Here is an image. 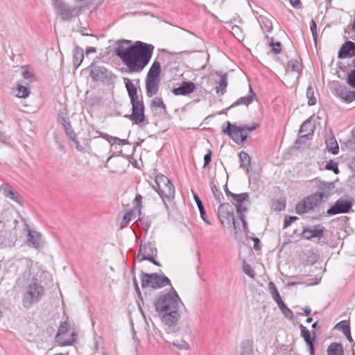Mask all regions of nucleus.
Returning <instances> with one entry per match:
<instances>
[{
	"label": "nucleus",
	"mask_w": 355,
	"mask_h": 355,
	"mask_svg": "<svg viewBox=\"0 0 355 355\" xmlns=\"http://www.w3.org/2000/svg\"><path fill=\"white\" fill-rule=\"evenodd\" d=\"M84 59V53L82 48L76 46L73 52V65L78 69Z\"/></svg>",
	"instance_id": "7c9ffc66"
},
{
	"label": "nucleus",
	"mask_w": 355,
	"mask_h": 355,
	"mask_svg": "<svg viewBox=\"0 0 355 355\" xmlns=\"http://www.w3.org/2000/svg\"><path fill=\"white\" fill-rule=\"evenodd\" d=\"M239 158L241 161L240 168L245 169L246 173H248L250 171L249 167L250 165V158L249 155L244 151H241L239 153Z\"/></svg>",
	"instance_id": "72a5a7b5"
},
{
	"label": "nucleus",
	"mask_w": 355,
	"mask_h": 355,
	"mask_svg": "<svg viewBox=\"0 0 355 355\" xmlns=\"http://www.w3.org/2000/svg\"><path fill=\"white\" fill-rule=\"evenodd\" d=\"M316 191L314 193L322 202H326L330 196L336 193L335 183L315 179Z\"/></svg>",
	"instance_id": "9d476101"
},
{
	"label": "nucleus",
	"mask_w": 355,
	"mask_h": 355,
	"mask_svg": "<svg viewBox=\"0 0 355 355\" xmlns=\"http://www.w3.org/2000/svg\"><path fill=\"white\" fill-rule=\"evenodd\" d=\"M254 248L256 250H259L261 249V243L258 238H254Z\"/></svg>",
	"instance_id": "0e129e2a"
},
{
	"label": "nucleus",
	"mask_w": 355,
	"mask_h": 355,
	"mask_svg": "<svg viewBox=\"0 0 355 355\" xmlns=\"http://www.w3.org/2000/svg\"><path fill=\"white\" fill-rule=\"evenodd\" d=\"M346 145L352 150H355V127L352 130V138L349 139Z\"/></svg>",
	"instance_id": "8fccbe9b"
},
{
	"label": "nucleus",
	"mask_w": 355,
	"mask_h": 355,
	"mask_svg": "<svg viewBox=\"0 0 355 355\" xmlns=\"http://www.w3.org/2000/svg\"><path fill=\"white\" fill-rule=\"evenodd\" d=\"M270 46H272V52H273L275 54H278L282 51V44L280 42H273V39H270Z\"/></svg>",
	"instance_id": "49530a36"
},
{
	"label": "nucleus",
	"mask_w": 355,
	"mask_h": 355,
	"mask_svg": "<svg viewBox=\"0 0 355 355\" xmlns=\"http://www.w3.org/2000/svg\"><path fill=\"white\" fill-rule=\"evenodd\" d=\"M236 355H254L251 342L250 340L242 342L236 349Z\"/></svg>",
	"instance_id": "cd10ccee"
},
{
	"label": "nucleus",
	"mask_w": 355,
	"mask_h": 355,
	"mask_svg": "<svg viewBox=\"0 0 355 355\" xmlns=\"http://www.w3.org/2000/svg\"><path fill=\"white\" fill-rule=\"evenodd\" d=\"M89 69V76L92 80L94 82H104L112 78L113 74L103 66H98L92 64L90 65Z\"/></svg>",
	"instance_id": "4468645a"
},
{
	"label": "nucleus",
	"mask_w": 355,
	"mask_h": 355,
	"mask_svg": "<svg viewBox=\"0 0 355 355\" xmlns=\"http://www.w3.org/2000/svg\"><path fill=\"white\" fill-rule=\"evenodd\" d=\"M227 128L223 130V132L229 135L232 139L236 144H243L248 138L247 133L243 132L241 125L236 126L227 121Z\"/></svg>",
	"instance_id": "ddd939ff"
},
{
	"label": "nucleus",
	"mask_w": 355,
	"mask_h": 355,
	"mask_svg": "<svg viewBox=\"0 0 355 355\" xmlns=\"http://www.w3.org/2000/svg\"><path fill=\"white\" fill-rule=\"evenodd\" d=\"M218 217L224 227H232L235 232L240 229L236 221L234 209L229 203H223L218 207Z\"/></svg>",
	"instance_id": "20e7f679"
},
{
	"label": "nucleus",
	"mask_w": 355,
	"mask_h": 355,
	"mask_svg": "<svg viewBox=\"0 0 355 355\" xmlns=\"http://www.w3.org/2000/svg\"><path fill=\"white\" fill-rule=\"evenodd\" d=\"M150 107L153 109H157L161 108L162 110L163 113L166 112V105L164 103L163 100L162 98L155 97L153 98L150 103Z\"/></svg>",
	"instance_id": "58836bf2"
},
{
	"label": "nucleus",
	"mask_w": 355,
	"mask_h": 355,
	"mask_svg": "<svg viewBox=\"0 0 355 355\" xmlns=\"http://www.w3.org/2000/svg\"><path fill=\"white\" fill-rule=\"evenodd\" d=\"M301 336L309 346L310 354H314L313 338H311L310 331L302 324L300 325Z\"/></svg>",
	"instance_id": "bb28decb"
},
{
	"label": "nucleus",
	"mask_w": 355,
	"mask_h": 355,
	"mask_svg": "<svg viewBox=\"0 0 355 355\" xmlns=\"http://www.w3.org/2000/svg\"><path fill=\"white\" fill-rule=\"evenodd\" d=\"M338 69L342 70L343 71H347V67H352V64H347V65H345L343 62H340L337 64Z\"/></svg>",
	"instance_id": "e2e57ef3"
},
{
	"label": "nucleus",
	"mask_w": 355,
	"mask_h": 355,
	"mask_svg": "<svg viewBox=\"0 0 355 355\" xmlns=\"http://www.w3.org/2000/svg\"><path fill=\"white\" fill-rule=\"evenodd\" d=\"M322 202L315 193L311 194L297 203L295 206L296 213L300 215L303 214L314 209Z\"/></svg>",
	"instance_id": "9b49d317"
},
{
	"label": "nucleus",
	"mask_w": 355,
	"mask_h": 355,
	"mask_svg": "<svg viewBox=\"0 0 355 355\" xmlns=\"http://www.w3.org/2000/svg\"><path fill=\"white\" fill-rule=\"evenodd\" d=\"M210 187L214 194L215 199L218 202H220L221 199L223 198V193L220 191V189L216 187L214 180L210 181Z\"/></svg>",
	"instance_id": "79ce46f5"
},
{
	"label": "nucleus",
	"mask_w": 355,
	"mask_h": 355,
	"mask_svg": "<svg viewBox=\"0 0 355 355\" xmlns=\"http://www.w3.org/2000/svg\"><path fill=\"white\" fill-rule=\"evenodd\" d=\"M255 96V94L253 92L252 88L250 89V94L245 96H243L239 98L233 105L232 106L235 105H248L251 103H252L254 100V97Z\"/></svg>",
	"instance_id": "473e14b6"
},
{
	"label": "nucleus",
	"mask_w": 355,
	"mask_h": 355,
	"mask_svg": "<svg viewBox=\"0 0 355 355\" xmlns=\"http://www.w3.org/2000/svg\"><path fill=\"white\" fill-rule=\"evenodd\" d=\"M76 335L67 322H61L55 340L62 346L72 345L76 340Z\"/></svg>",
	"instance_id": "1a4fd4ad"
},
{
	"label": "nucleus",
	"mask_w": 355,
	"mask_h": 355,
	"mask_svg": "<svg viewBox=\"0 0 355 355\" xmlns=\"http://www.w3.org/2000/svg\"><path fill=\"white\" fill-rule=\"evenodd\" d=\"M352 207V202L347 199L340 198L327 211V216H334L339 214L349 212Z\"/></svg>",
	"instance_id": "2eb2a0df"
},
{
	"label": "nucleus",
	"mask_w": 355,
	"mask_h": 355,
	"mask_svg": "<svg viewBox=\"0 0 355 355\" xmlns=\"http://www.w3.org/2000/svg\"><path fill=\"white\" fill-rule=\"evenodd\" d=\"M0 191L2 192L6 197H8L13 191V189L9 184L3 183L0 186Z\"/></svg>",
	"instance_id": "09e8293b"
},
{
	"label": "nucleus",
	"mask_w": 355,
	"mask_h": 355,
	"mask_svg": "<svg viewBox=\"0 0 355 355\" xmlns=\"http://www.w3.org/2000/svg\"><path fill=\"white\" fill-rule=\"evenodd\" d=\"M53 8L62 21H71L79 15L80 8L69 5L62 0H54Z\"/></svg>",
	"instance_id": "423d86ee"
},
{
	"label": "nucleus",
	"mask_w": 355,
	"mask_h": 355,
	"mask_svg": "<svg viewBox=\"0 0 355 355\" xmlns=\"http://www.w3.org/2000/svg\"><path fill=\"white\" fill-rule=\"evenodd\" d=\"M130 40L117 42L115 53L127 67L130 73H140L149 63L154 46L141 41L131 44Z\"/></svg>",
	"instance_id": "f257e3e1"
},
{
	"label": "nucleus",
	"mask_w": 355,
	"mask_h": 355,
	"mask_svg": "<svg viewBox=\"0 0 355 355\" xmlns=\"http://www.w3.org/2000/svg\"><path fill=\"white\" fill-rule=\"evenodd\" d=\"M268 288L270 290V293L273 299L277 302L279 308L281 309L285 317L289 320H293L294 316L293 313L289 308L286 306V304L282 300L280 295L275 284L273 282H270L268 284Z\"/></svg>",
	"instance_id": "a211bd4d"
},
{
	"label": "nucleus",
	"mask_w": 355,
	"mask_h": 355,
	"mask_svg": "<svg viewBox=\"0 0 355 355\" xmlns=\"http://www.w3.org/2000/svg\"><path fill=\"white\" fill-rule=\"evenodd\" d=\"M285 208V204L283 202L277 201L275 204V209L277 211H282Z\"/></svg>",
	"instance_id": "680f3d73"
},
{
	"label": "nucleus",
	"mask_w": 355,
	"mask_h": 355,
	"mask_svg": "<svg viewBox=\"0 0 355 355\" xmlns=\"http://www.w3.org/2000/svg\"><path fill=\"white\" fill-rule=\"evenodd\" d=\"M132 104V113L125 115V117L130 119L135 124H139L145 121L146 116L144 114V104L141 101L131 103Z\"/></svg>",
	"instance_id": "dca6fc26"
},
{
	"label": "nucleus",
	"mask_w": 355,
	"mask_h": 355,
	"mask_svg": "<svg viewBox=\"0 0 355 355\" xmlns=\"http://www.w3.org/2000/svg\"><path fill=\"white\" fill-rule=\"evenodd\" d=\"M193 198H194L195 202H196V205H197L198 208L199 209L201 218L207 225H210L211 223L207 219V215H206V213H205V209L204 208L203 204H202V201L200 200V198L197 195L194 194L193 195Z\"/></svg>",
	"instance_id": "f704fd0d"
},
{
	"label": "nucleus",
	"mask_w": 355,
	"mask_h": 355,
	"mask_svg": "<svg viewBox=\"0 0 355 355\" xmlns=\"http://www.w3.org/2000/svg\"><path fill=\"white\" fill-rule=\"evenodd\" d=\"M325 168L329 171H332L335 174L339 173V169L338 164L332 160H330L327 163Z\"/></svg>",
	"instance_id": "de8ad7c7"
},
{
	"label": "nucleus",
	"mask_w": 355,
	"mask_h": 355,
	"mask_svg": "<svg viewBox=\"0 0 355 355\" xmlns=\"http://www.w3.org/2000/svg\"><path fill=\"white\" fill-rule=\"evenodd\" d=\"M135 218V213L133 211H128L123 216V220L125 223H128Z\"/></svg>",
	"instance_id": "6e6d98bb"
},
{
	"label": "nucleus",
	"mask_w": 355,
	"mask_h": 355,
	"mask_svg": "<svg viewBox=\"0 0 355 355\" xmlns=\"http://www.w3.org/2000/svg\"><path fill=\"white\" fill-rule=\"evenodd\" d=\"M232 202L236 207V212L239 214V219L241 220L244 230H248V223L244 214L248 211L250 205V196L248 193H242L233 196Z\"/></svg>",
	"instance_id": "0eeeda50"
},
{
	"label": "nucleus",
	"mask_w": 355,
	"mask_h": 355,
	"mask_svg": "<svg viewBox=\"0 0 355 355\" xmlns=\"http://www.w3.org/2000/svg\"><path fill=\"white\" fill-rule=\"evenodd\" d=\"M306 97L309 99V105L311 106L315 105L317 100L315 96H314V89L312 85H309L306 89Z\"/></svg>",
	"instance_id": "a19ab883"
},
{
	"label": "nucleus",
	"mask_w": 355,
	"mask_h": 355,
	"mask_svg": "<svg viewBox=\"0 0 355 355\" xmlns=\"http://www.w3.org/2000/svg\"><path fill=\"white\" fill-rule=\"evenodd\" d=\"M331 89L345 102L351 103L355 99V91L348 89L338 81H333L331 83Z\"/></svg>",
	"instance_id": "f3484780"
},
{
	"label": "nucleus",
	"mask_w": 355,
	"mask_h": 355,
	"mask_svg": "<svg viewBox=\"0 0 355 355\" xmlns=\"http://www.w3.org/2000/svg\"><path fill=\"white\" fill-rule=\"evenodd\" d=\"M62 114H64V113L60 111L59 112V119H58L60 121V123H62L67 136H69L71 139H75L76 133L74 132L73 130L72 129L69 119L67 117L63 116Z\"/></svg>",
	"instance_id": "a878e982"
},
{
	"label": "nucleus",
	"mask_w": 355,
	"mask_h": 355,
	"mask_svg": "<svg viewBox=\"0 0 355 355\" xmlns=\"http://www.w3.org/2000/svg\"><path fill=\"white\" fill-rule=\"evenodd\" d=\"M286 70L300 73L302 71V65L298 60H291L287 63Z\"/></svg>",
	"instance_id": "4c0bfd02"
},
{
	"label": "nucleus",
	"mask_w": 355,
	"mask_h": 355,
	"mask_svg": "<svg viewBox=\"0 0 355 355\" xmlns=\"http://www.w3.org/2000/svg\"><path fill=\"white\" fill-rule=\"evenodd\" d=\"M241 126L243 129L244 132L247 130L249 132H252V131L254 130L259 126V124H253L252 125H241Z\"/></svg>",
	"instance_id": "13d9d810"
},
{
	"label": "nucleus",
	"mask_w": 355,
	"mask_h": 355,
	"mask_svg": "<svg viewBox=\"0 0 355 355\" xmlns=\"http://www.w3.org/2000/svg\"><path fill=\"white\" fill-rule=\"evenodd\" d=\"M181 300L174 288L159 296L154 306L162 322L168 327H174L180 317L179 304Z\"/></svg>",
	"instance_id": "f03ea898"
},
{
	"label": "nucleus",
	"mask_w": 355,
	"mask_h": 355,
	"mask_svg": "<svg viewBox=\"0 0 355 355\" xmlns=\"http://www.w3.org/2000/svg\"><path fill=\"white\" fill-rule=\"evenodd\" d=\"M216 74L220 76V80L218 82V85L216 87V92L217 94H223L226 92L227 86V74L221 75L218 72H216Z\"/></svg>",
	"instance_id": "c756f323"
},
{
	"label": "nucleus",
	"mask_w": 355,
	"mask_h": 355,
	"mask_svg": "<svg viewBox=\"0 0 355 355\" xmlns=\"http://www.w3.org/2000/svg\"><path fill=\"white\" fill-rule=\"evenodd\" d=\"M291 6L295 8H300L301 7L300 0H288Z\"/></svg>",
	"instance_id": "052dcab7"
},
{
	"label": "nucleus",
	"mask_w": 355,
	"mask_h": 355,
	"mask_svg": "<svg viewBox=\"0 0 355 355\" xmlns=\"http://www.w3.org/2000/svg\"><path fill=\"white\" fill-rule=\"evenodd\" d=\"M44 293V288L37 282L29 284L22 297V304L25 309H30L33 304L37 303Z\"/></svg>",
	"instance_id": "7ed1b4c3"
},
{
	"label": "nucleus",
	"mask_w": 355,
	"mask_h": 355,
	"mask_svg": "<svg viewBox=\"0 0 355 355\" xmlns=\"http://www.w3.org/2000/svg\"><path fill=\"white\" fill-rule=\"evenodd\" d=\"M157 250L155 241L141 240L137 259L139 261L150 259L152 257H156Z\"/></svg>",
	"instance_id": "f8f14e48"
},
{
	"label": "nucleus",
	"mask_w": 355,
	"mask_h": 355,
	"mask_svg": "<svg viewBox=\"0 0 355 355\" xmlns=\"http://www.w3.org/2000/svg\"><path fill=\"white\" fill-rule=\"evenodd\" d=\"M7 198H10L19 205H22V199L21 196L14 191Z\"/></svg>",
	"instance_id": "3c124183"
},
{
	"label": "nucleus",
	"mask_w": 355,
	"mask_h": 355,
	"mask_svg": "<svg viewBox=\"0 0 355 355\" xmlns=\"http://www.w3.org/2000/svg\"><path fill=\"white\" fill-rule=\"evenodd\" d=\"M324 227L322 225H315L304 227L301 233V236L306 240L316 239L320 241L324 236Z\"/></svg>",
	"instance_id": "6ab92c4d"
},
{
	"label": "nucleus",
	"mask_w": 355,
	"mask_h": 355,
	"mask_svg": "<svg viewBox=\"0 0 355 355\" xmlns=\"http://www.w3.org/2000/svg\"><path fill=\"white\" fill-rule=\"evenodd\" d=\"M28 245L34 248H39L42 245V234L36 231L29 230L28 234Z\"/></svg>",
	"instance_id": "5701e85b"
},
{
	"label": "nucleus",
	"mask_w": 355,
	"mask_h": 355,
	"mask_svg": "<svg viewBox=\"0 0 355 355\" xmlns=\"http://www.w3.org/2000/svg\"><path fill=\"white\" fill-rule=\"evenodd\" d=\"M141 286L151 287L153 288H160L165 286L170 285V279L158 273H146L141 274Z\"/></svg>",
	"instance_id": "6e6552de"
},
{
	"label": "nucleus",
	"mask_w": 355,
	"mask_h": 355,
	"mask_svg": "<svg viewBox=\"0 0 355 355\" xmlns=\"http://www.w3.org/2000/svg\"><path fill=\"white\" fill-rule=\"evenodd\" d=\"M161 73V65L158 61H154L151 65L146 78L153 79H159V75Z\"/></svg>",
	"instance_id": "c85d7f7f"
},
{
	"label": "nucleus",
	"mask_w": 355,
	"mask_h": 355,
	"mask_svg": "<svg viewBox=\"0 0 355 355\" xmlns=\"http://www.w3.org/2000/svg\"><path fill=\"white\" fill-rule=\"evenodd\" d=\"M156 187L154 189L159 193L164 201V198L171 200L175 197V187L170 180L162 174H158L155 179Z\"/></svg>",
	"instance_id": "39448f33"
},
{
	"label": "nucleus",
	"mask_w": 355,
	"mask_h": 355,
	"mask_svg": "<svg viewBox=\"0 0 355 355\" xmlns=\"http://www.w3.org/2000/svg\"><path fill=\"white\" fill-rule=\"evenodd\" d=\"M353 69L347 72V83L355 89V58L352 62Z\"/></svg>",
	"instance_id": "ea45409f"
},
{
	"label": "nucleus",
	"mask_w": 355,
	"mask_h": 355,
	"mask_svg": "<svg viewBox=\"0 0 355 355\" xmlns=\"http://www.w3.org/2000/svg\"><path fill=\"white\" fill-rule=\"evenodd\" d=\"M172 345L175 346L179 349L188 350L190 349V346L187 342L184 340H177L171 343Z\"/></svg>",
	"instance_id": "c03bdc74"
},
{
	"label": "nucleus",
	"mask_w": 355,
	"mask_h": 355,
	"mask_svg": "<svg viewBox=\"0 0 355 355\" xmlns=\"http://www.w3.org/2000/svg\"><path fill=\"white\" fill-rule=\"evenodd\" d=\"M30 94V90L28 87L18 85L17 89V96L19 98H26Z\"/></svg>",
	"instance_id": "37998d69"
},
{
	"label": "nucleus",
	"mask_w": 355,
	"mask_h": 355,
	"mask_svg": "<svg viewBox=\"0 0 355 355\" xmlns=\"http://www.w3.org/2000/svg\"><path fill=\"white\" fill-rule=\"evenodd\" d=\"M159 79L146 78V89L148 97L155 95L159 90Z\"/></svg>",
	"instance_id": "b1692460"
},
{
	"label": "nucleus",
	"mask_w": 355,
	"mask_h": 355,
	"mask_svg": "<svg viewBox=\"0 0 355 355\" xmlns=\"http://www.w3.org/2000/svg\"><path fill=\"white\" fill-rule=\"evenodd\" d=\"M71 140L75 144L76 149L78 150L79 151H81L82 150V147H81V146L80 144V142L77 139L76 135H75V139H71Z\"/></svg>",
	"instance_id": "338daca9"
},
{
	"label": "nucleus",
	"mask_w": 355,
	"mask_h": 355,
	"mask_svg": "<svg viewBox=\"0 0 355 355\" xmlns=\"http://www.w3.org/2000/svg\"><path fill=\"white\" fill-rule=\"evenodd\" d=\"M355 56V43L352 41L345 42L338 51V57L345 58L347 56Z\"/></svg>",
	"instance_id": "4be33fe9"
},
{
	"label": "nucleus",
	"mask_w": 355,
	"mask_h": 355,
	"mask_svg": "<svg viewBox=\"0 0 355 355\" xmlns=\"http://www.w3.org/2000/svg\"><path fill=\"white\" fill-rule=\"evenodd\" d=\"M22 76H23L24 78L29 79L33 77V73L31 71L26 70V71H23Z\"/></svg>",
	"instance_id": "69168bd1"
},
{
	"label": "nucleus",
	"mask_w": 355,
	"mask_h": 355,
	"mask_svg": "<svg viewBox=\"0 0 355 355\" xmlns=\"http://www.w3.org/2000/svg\"><path fill=\"white\" fill-rule=\"evenodd\" d=\"M314 125L312 124L310 119H306L302 123L299 130V138L297 142H303V139H307L309 135L313 133Z\"/></svg>",
	"instance_id": "aec40b11"
},
{
	"label": "nucleus",
	"mask_w": 355,
	"mask_h": 355,
	"mask_svg": "<svg viewBox=\"0 0 355 355\" xmlns=\"http://www.w3.org/2000/svg\"><path fill=\"white\" fill-rule=\"evenodd\" d=\"M328 355H340L343 354V348L341 344L337 343H331L327 348Z\"/></svg>",
	"instance_id": "c9c22d12"
},
{
	"label": "nucleus",
	"mask_w": 355,
	"mask_h": 355,
	"mask_svg": "<svg viewBox=\"0 0 355 355\" xmlns=\"http://www.w3.org/2000/svg\"><path fill=\"white\" fill-rule=\"evenodd\" d=\"M326 147L328 151L334 155H337L339 152V146L334 137L326 140Z\"/></svg>",
	"instance_id": "2f4dec72"
},
{
	"label": "nucleus",
	"mask_w": 355,
	"mask_h": 355,
	"mask_svg": "<svg viewBox=\"0 0 355 355\" xmlns=\"http://www.w3.org/2000/svg\"><path fill=\"white\" fill-rule=\"evenodd\" d=\"M310 29H311V34H312V36H313V38L315 41V42H316V38H317V24H316V22L315 20L312 19L311 21V24H310Z\"/></svg>",
	"instance_id": "603ef678"
},
{
	"label": "nucleus",
	"mask_w": 355,
	"mask_h": 355,
	"mask_svg": "<svg viewBox=\"0 0 355 355\" xmlns=\"http://www.w3.org/2000/svg\"><path fill=\"white\" fill-rule=\"evenodd\" d=\"M212 152L210 149L207 150V153L204 156V165L203 167L207 166L211 161Z\"/></svg>",
	"instance_id": "864d4df0"
},
{
	"label": "nucleus",
	"mask_w": 355,
	"mask_h": 355,
	"mask_svg": "<svg viewBox=\"0 0 355 355\" xmlns=\"http://www.w3.org/2000/svg\"><path fill=\"white\" fill-rule=\"evenodd\" d=\"M141 200H142V196L141 195L137 194L135 196V201L136 202V205L137 206H140V204L141 202Z\"/></svg>",
	"instance_id": "774afa93"
},
{
	"label": "nucleus",
	"mask_w": 355,
	"mask_h": 355,
	"mask_svg": "<svg viewBox=\"0 0 355 355\" xmlns=\"http://www.w3.org/2000/svg\"><path fill=\"white\" fill-rule=\"evenodd\" d=\"M196 85L190 81H184L178 87L173 88L172 92L175 96H186L194 92Z\"/></svg>",
	"instance_id": "412c9836"
},
{
	"label": "nucleus",
	"mask_w": 355,
	"mask_h": 355,
	"mask_svg": "<svg viewBox=\"0 0 355 355\" xmlns=\"http://www.w3.org/2000/svg\"><path fill=\"white\" fill-rule=\"evenodd\" d=\"M101 137L107 141L112 146L114 144L113 140L114 139V137L107 135V133H103Z\"/></svg>",
	"instance_id": "bf43d9fd"
},
{
	"label": "nucleus",
	"mask_w": 355,
	"mask_h": 355,
	"mask_svg": "<svg viewBox=\"0 0 355 355\" xmlns=\"http://www.w3.org/2000/svg\"><path fill=\"white\" fill-rule=\"evenodd\" d=\"M124 83L130 99V103L141 101L137 96V89L135 85L132 83L131 80L128 78H125Z\"/></svg>",
	"instance_id": "393cba45"
},
{
	"label": "nucleus",
	"mask_w": 355,
	"mask_h": 355,
	"mask_svg": "<svg viewBox=\"0 0 355 355\" xmlns=\"http://www.w3.org/2000/svg\"><path fill=\"white\" fill-rule=\"evenodd\" d=\"M297 220L296 216H286L284 221V228L288 227L293 221Z\"/></svg>",
	"instance_id": "5fc2aeb1"
},
{
	"label": "nucleus",
	"mask_w": 355,
	"mask_h": 355,
	"mask_svg": "<svg viewBox=\"0 0 355 355\" xmlns=\"http://www.w3.org/2000/svg\"><path fill=\"white\" fill-rule=\"evenodd\" d=\"M243 271L245 274L251 278H254L255 277V272L254 270L245 261H244L243 264Z\"/></svg>",
	"instance_id": "a18cd8bd"
},
{
	"label": "nucleus",
	"mask_w": 355,
	"mask_h": 355,
	"mask_svg": "<svg viewBox=\"0 0 355 355\" xmlns=\"http://www.w3.org/2000/svg\"><path fill=\"white\" fill-rule=\"evenodd\" d=\"M335 329L342 331L345 336H349L350 325L347 320H343L337 323L335 326Z\"/></svg>",
	"instance_id": "e433bc0d"
},
{
	"label": "nucleus",
	"mask_w": 355,
	"mask_h": 355,
	"mask_svg": "<svg viewBox=\"0 0 355 355\" xmlns=\"http://www.w3.org/2000/svg\"><path fill=\"white\" fill-rule=\"evenodd\" d=\"M114 139L113 140V142H114V144L117 145H125L128 144V141L127 139H122L119 137H114Z\"/></svg>",
	"instance_id": "4d7b16f0"
}]
</instances>
